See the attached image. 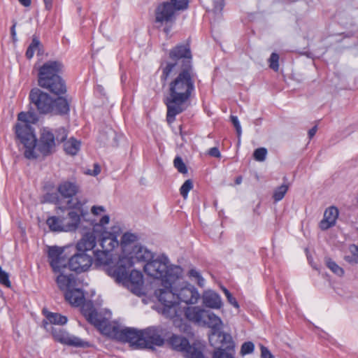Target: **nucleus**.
I'll return each mask as SVG.
<instances>
[{
    "mask_svg": "<svg viewBox=\"0 0 358 358\" xmlns=\"http://www.w3.org/2000/svg\"><path fill=\"white\" fill-rule=\"evenodd\" d=\"M15 133L24 148V155L27 159H34L38 153L47 156L55 151L57 144L64 142L67 137V131L60 127L53 134L49 128L43 129L38 142L27 125H16Z\"/></svg>",
    "mask_w": 358,
    "mask_h": 358,
    "instance_id": "nucleus-1",
    "label": "nucleus"
},
{
    "mask_svg": "<svg viewBox=\"0 0 358 358\" xmlns=\"http://www.w3.org/2000/svg\"><path fill=\"white\" fill-rule=\"evenodd\" d=\"M169 62L163 69L162 78L166 80L173 78V80L170 83L169 92L165 99L167 106L166 120L169 124L175 121L176 115L179 113V92L178 85L179 84V69L178 62L179 61V46L176 45L169 53Z\"/></svg>",
    "mask_w": 358,
    "mask_h": 358,
    "instance_id": "nucleus-2",
    "label": "nucleus"
},
{
    "mask_svg": "<svg viewBox=\"0 0 358 358\" xmlns=\"http://www.w3.org/2000/svg\"><path fill=\"white\" fill-rule=\"evenodd\" d=\"M131 266L132 262L130 259H119L115 266L107 268V274L132 293L140 295L143 285V274L136 270L129 272Z\"/></svg>",
    "mask_w": 358,
    "mask_h": 358,
    "instance_id": "nucleus-3",
    "label": "nucleus"
},
{
    "mask_svg": "<svg viewBox=\"0 0 358 358\" xmlns=\"http://www.w3.org/2000/svg\"><path fill=\"white\" fill-rule=\"evenodd\" d=\"M192 59L189 45L180 46V113L189 106V97L194 90Z\"/></svg>",
    "mask_w": 358,
    "mask_h": 358,
    "instance_id": "nucleus-4",
    "label": "nucleus"
},
{
    "mask_svg": "<svg viewBox=\"0 0 358 358\" xmlns=\"http://www.w3.org/2000/svg\"><path fill=\"white\" fill-rule=\"evenodd\" d=\"M62 67V64L57 61L45 62L38 71V85L57 95L64 94L66 92V85L59 76Z\"/></svg>",
    "mask_w": 358,
    "mask_h": 358,
    "instance_id": "nucleus-5",
    "label": "nucleus"
},
{
    "mask_svg": "<svg viewBox=\"0 0 358 358\" xmlns=\"http://www.w3.org/2000/svg\"><path fill=\"white\" fill-rule=\"evenodd\" d=\"M31 103L40 114H66L69 110L67 100L63 97L52 99L48 93L38 88H34L29 93Z\"/></svg>",
    "mask_w": 358,
    "mask_h": 358,
    "instance_id": "nucleus-6",
    "label": "nucleus"
},
{
    "mask_svg": "<svg viewBox=\"0 0 358 358\" xmlns=\"http://www.w3.org/2000/svg\"><path fill=\"white\" fill-rule=\"evenodd\" d=\"M96 236L93 233H86L76 245L78 252L69 260L71 271L77 273L86 271L93 262L92 256L88 254L96 245Z\"/></svg>",
    "mask_w": 358,
    "mask_h": 358,
    "instance_id": "nucleus-7",
    "label": "nucleus"
},
{
    "mask_svg": "<svg viewBox=\"0 0 358 358\" xmlns=\"http://www.w3.org/2000/svg\"><path fill=\"white\" fill-rule=\"evenodd\" d=\"M155 295L164 306L162 314L170 319H175L176 322L179 311L178 280H165L162 283V287L155 290Z\"/></svg>",
    "mask_w": 358,
    "mask_h": 358,
    "instance_id": "nucleus-8",
    "label": "nucleus"
},
{
    "mask_svg": "<svg viewBox=\"0 0 358 358\" xmlns=\"http://www.w3.org/2000/svg\"><path fill=\"white\" fill-rule=\"evenodd\" d=\"M178 269V267L171 265L167 257L164 255L150 260L144 266V271L148 275L155 278L161 279L162 283L165 280H178L179 278Z\"/></svg>",
    "mask_w": 358,
    "mask_h": 358,
    "instance_id": "nucleus-9",
    "label": "nucleus"
},
{
    "mask_svg": "<svg viewBox=\"0 0 358 358\" xmlns=\"http://www.w3.org/2000/svg\"><path fill=\"white\" fill-rule=\"evenodd\" d=\"M178 11L179 0H169L159 4L155 11L157 27H163L164 31L169 34L176 24Z\"/></svg>",
    "mask_w": 358,
    "mask_h": 358,
    "instance_id": "nucleus-10",
    "label": "nucleus"
},
{
    "mask_svg": "<svg viewBox=\"0 0 358 358\" xmlns=\"http://www.w3.org/2000/svg\"><path fill=\"white\" fill-rule=\"evenodd\" d=\"M108 336L119 341L129 343L134 349H141V345L144 343L141 338V331L128 327L121 328L115 324Z\"/></svg>",
    "mask_w": 358,
    "mask_h": 358,
    "instance_id": "nucleus-11",
    "label": "nucleus"
},
{
    "mask_svg": "<svg viewBox=\"0 0 358 358\" xmlns=\"http://www.w3.org/2000/svg\"><path fill=\"white\" fill-rule=\"evenodd\" d=\"M82 312L87 320L97 328L103 334L108 336L112 327L115 324H111L101 313H99L94 308L91 302L85 303L82 306Z\"/></svg>",
    "mask_w": 358,
    "mask_h": 358,
    "instance_id": "nucleus-12",
    "label": "nucleus"
},
{
    "mask_svg": "<svg viewBox=\"0 0 358 358\" xmlns=\"http://www.w3.org/2000/svg\"><path fill=\"white\" fill-rule=\"evenodd\" d=\"M142 341L141 349H154V346H162L164 343L162 338V329L155 327H150L141 331Z\"/></svg>",
    "mask_w": 358,
    "mask_h": 358,
    "instance_id": "nucleus-13",
    "label": "nucleus"
},
{
    "mask_svg": "<svg viewBox=\"0 0 358 358\" xmlns=\"http://www.w3.org/2000/svg\"><path fill=\"white\" fill-rule=\"evenodd\" d=\"M180 352L187 358H205L201 351L200 343L194 342L192 334H187V338L180 336Z\"/></svg>",
    "mask_w": 358,
    "mask_h": 358,
    "instance_id": "nucleus-14",
    "label": "nucleus"
},
{
    "mask_svg": "<svg viewBox=\"0 0 358 358\" xmlns=\"http://www.w3.org/2000/svg\"><path fill=\"white\" fill-rule=\"evenodd\" d=\"M119 227H114L113 232L103 231L100 238V245L102 250L111 252L120 243L117 240V234L120 233Z\"/></svg>",
    "mask_w": 358,
    "mask_h": 358,
    "instance_id": "nucleus-15",
    "label": "nucleus"
},
{
    "mask_svg": "<svg viewBox=\"0 0 358 358\" xmlns=\"http://www.w3.org/2000/svg\"><path fill=\"white\" fill-rule=\"evenodd\" d=\"M200 298V294L194 285L186 282L180 285V302L187 305H195Z\"/></svg>",
    "mask_w": 358,
    "mask_h": 358,
    "instance_id": "nucleus-16",
    "label": "nucleus"
},
{
    "mask_svg": "<svg viewBox=\"0 0 358 358\" xmlns=\"http://www.w3.org/2000/svg\"><path fill=\"white\" fill-rule=\"evenodd\" d=\"M152 258V253L146 248L141 245H134L133 249L128 252L127 255H122L119 259H130L132 262V266L135 261L150 262Z\"/></svg>",
    "mask_w": 358,
    "mask_h": 358,
    "instance_id": "nucleus-17",
    "label": "nucleus"
},
{
    "mask_svg": "<svg viewBox=\"0 0 358 358\" xmlns=\"http://www.w3.org/2000/svg\"><path fill=\"white\" fill-rule=\"evenodd\" d=\"M209 342L213 346L220 344V348L224 350H234V343L231 336L224 331H212L209 334Z\"/></svg>",
    "mask_w": 358,
    "mask_h": 358,
    "instance_id": "nucleus-18",
    "label": "nucleus"
},
{
    "mask_svg": "<svg viewBox=\"0 0 358 358\" xmlns=\"http://www.w3.org/2000/svg\"><path fill=\"white\" fill-rule=\"evenodd\" d=\"M52 334L55 341L71 346L81 347L84 342L78 337L70 335L61 328H53Z\"/></svg>",
    "mask_w": 358,
    "mask_h": 358,
    "instance_id": "nucleus-19",
    "label": "nucleus"
},
{
    "mask_svg": "<svg viewBox=\"0 0 358 358\" xmlns=\"http://www.w3.org/2000/svg\"><path fill=\"white\" fill-rule=\"evenodd\" d=\"M63 250L57 246L50 247L48 250L50 264L55 273L60 272L61 268H66V262L62 257Z\"/></svg>",
    "mask_w": 358,
    "mask_h": 358,
    "instance_id": "nucleus-20",
    "label": "nucleus"
},
{
    "mask_svg": "<svg viewBox=\"0 0 358 358\" xmlns=\"http://www.w3.org/2000/svg\"><path fill=\"white\" fill-rule=\"evenodd\" d=\"M202 303L204 306L211 309H220L223 303L220 296L215 292L208 289L203 292L201 296Z\"/></svg>",
    "mask_w": 358,
    "mask_h": 358,
    "instance_id": "nucleus-21",
    "label": "nucleus"
},
{
    "mask_svg": "<svg viewBox=\"0 0 358 358\" xmlns=\"http://www.w3.org/2000/svg\"><path fill=\"white\" fill-rule=\"evenodd\" d=\"M206 310L198 306H187L183 308V314L187 320L195 324H201Z\"/></svg>",
    "mask_w": 358,
    "mask_h": 358,
    "instance_id": "nucleus-22",
    "label": "nucleus"
},
{
    "mask_svg": "<svg viewBox=\"0 0 358 358\" xmlns=\"http://www.w3.org/2000/svg\"><path fill=\"white\" fill-rule=\"evenodd\" d=\"M201 325L208 327L212 331L218 332L223 328L224 322L221 317L215 313L209 310H206Z\"/></svg>",
    "mask_w": 358,
    "mask_h": 358,
    "instance_id": "nucleus-23",
    "label": "nucleus"
},
{
    "mask_svg": "<svg viewBox=\"0 0 358 358\" xmlns=\"http://www.w3.org/2000/svg\"><path fill=\"white\" fill-rule=\"evenodd\" d=\"M57 192L64 199H71L79 192L78 185L73 181L64 180L57 186Z\"/></svg>",
    "mask_w": 358,
    "mask_h": 358,
    "instance_id": "nucleus-24",
    "label": "nucleus"
},
{
    "mask_svg": "<svg viewBox=\"0 0 358 358\" xmlns=\"http://www.w3.org/2000/svg\"><path fill=\"white\" fill-rule=\"evenodd\" d=\"M66 268H61V271L57 272L59 275L57 277L56 281L59 288L61 290H70L76 285V278L73 274L66 273Z\"/></svg>",
    "mask_w": 358,
    "mask_h": 358,
    "instance_id": "nucleus-25",
    "label": "nucleus"
},
{
    "mask_svg": "<svg viewBox=\"0 0 358 358\" xmlns=\"http://www.w3.org/2000/svg\"><path fill=\"white\" fill-rule=\"evenodd\" d=\"M338 216V210L334 206H331L326 209L324 213L323 219L320 223V227L322 230H327L335 225Z\"/></svg>",
    "mask_w": 358,
    "mask_h": 358,
    "instance_id": "nucleus-26",
    "label": "nucleus"
},
{
    "mask_svg": "<svg viewBox=\"0 0 358 358\" xmlns=\"http://www.w3.org/2000/svg\"><path fill=\"white\" fill-rule=\"evenodd\" d=\"M92 253L94 255L95 264L103 266L106 273L108 267H113L116 265V264L110 265L112 255L110 252L105 250H96L92 252Z\"/></svg>",
    "mask_w": 358,
    "mask_h": 358,
    "instance_id": "nucleus-27",
    "label": "nucleus"
},
{
    "mask_svg": "<svg viewBox=\"0 0 358 358\" xmlns=\"http://www.w3.org/2000/svg\"><path fill=\"white\" fill-rule=\"evenodd\" d=\"M65 299L74 306H79L84 303L85 296L80 289H71L65 293Z\"/></svg>",
    "mask_w": 358,
    "mask_h": 358,
    "instance_id": "nucleus-28",
    "label": "nucleus"
},
{
    "mask_svg": "<svg viewBox=\"0 0 358 358\" xmlns=\"http://www.w3.org/2000/svg\"><path fill=\"white\" fill-rule=\"evenodd\" d=\"M137 236L131 233H125L122 235L120 246L123 252L122 255H127L131 251L134 245H137Z\"/></svg>",
    "mask_w": 358,
    "mask_h": 358,
    "instance_id": "nucleus-29",
    "label": "nucleus"
},
{
    "mask_svg": "<svg viewBox=\"0 0 358 358\" xmlns=\"http://www.w3.org/2000/svg\"><path fill=\"white\" fill-rule=\"evenodd\" d=\"M46 223L52 231H65L70 229L71 225H63L62 218L60 216H52L47 219Z\"/></svg>",
    "mask_w": 358,
    "mask_h": 358,
    "instance_id": "nucleus-30",
    "label": "nucleus"
},
{
    "mask_svg": "<svg viewBox=\"0 0 358 358\" xmlns=\"http://www.w3.org/2000/svg\"><path fill=\"white\" fill-rule=\"evenodd\" d=\"M63 225L69 224L71 225L70 229H65V231H75L80 223V215L74 211L71 210L68 212L66 217H62Z\"/></svg>",
    "mask_w": 358,
    "mask_h": 358,
    "instance_id": "nucleus-31",
    "label": "nucleus"
},
{
    "mask_svg": "<svg viewBox=\"0 0 358 358\" xmlns=\"http://www.w3.org/2000/svg\"><path fill=\"white\" fill-rule=\"evenodd\" d=\"M43 313L47 320L51 324L63 325L67 322V317L59 313H52L45 310H43Z\"/></svg>",
    "mask_w": 358,
    "mask_h": 358,
    "instance_id": "nucleus-32",
    "label": "nucleus"
},
{
    "mask_svg": "<svg viewBox=\"0 0 358 358\" xmlns=\"http://www.w3.org/2000/svg\"><path fill=\"white\" fill-rule=\"evenodd\" d=\"M80 143L74 138H71L64 143V150L66 153L75 155L80 150Z\"/></svg>",
    "mask_w": 358,
    "mask_h": 358,
    "instance_id": "nucleus-33",
    "label": "nucleus"
},
{
    "mask_svg": "<svg viewBox=\"0 0 358 358\" xmlns=\"http://www.w3.org/2000/svg\"><path fill=\"white\" fill-rule=\"evenodd\" d=\"M325 264L329 269H330L335 275L338 277H343L345 274V271L342 267L338 265L331 258L325 259Z\"/></svg>",
    "mask_w": 358,
    "mask_h": 358,
    "instance_id": "nucleus-34",
    "label": "nucleus"
},
{
    "mask_svg": "<svg viewBox=\"0 0 358 358\" xmlns=\"http://www.w3.org/2000/svg\"><path fill=\"white\" fill-rule=\"evenodd\" d=\"M213 358H234V350L217 348L213 352Z\"/></svg>",
    "mask_w": 358,
    "mask_h": 358,
    "instance_id": "nucleus-35",
    "label": "nucleus"
},
{
    "mask_svg": "<svg viewBox=\"0 0 358 358\" xmlns=\"http://www.w3.org/2000/svg\"><path fill=\"white\" fill-rule=\"evenodd\" d=\"M41 46V42L38 38L36 36H33L31 43L28 47L26 51V57L28 59H31L34 55L36 50H38Z\"/></svg>",
    "mask_w": 358,
    "mask_h": 358,
    "instance_id": "nucleus-36",
    "label": "nucleus"
},
{
    "mask_svg": "<svg viewBox=\"0 0 358 358\" xmlns=\"http://www.w3.org/2000/svg\"><path fill=\"white\" fill-rule=\"evenodd\" d=\"M289 189L288 184H283L273 190V198L275 201L282 200Z\"/></svg>",
    "mask_w": 358,
    "mask_h": 358,
    "instance_id": "nucleus-37",
    "label": "nucleus"
},
{
    "mask_svg": "<svg viewBox=\"0 0 358 358\" xmlns=\"http://www.w3.org/2000/svg\"><path fill=\"white\" fill-rule=\"evenodd\" d=\"M350 252V255L345 256L344 259L346 262L350 264H357L358 263V246L355 245H351L349 247Z\"/></svg>",
    "mask_w": 358,
    "mask_h": 358,
    "instance_id": "nucleus-38",
    "label": "nucleus"
},
{
    "mask_svg": "<svg viewBox=\"0 0 358 358\" xmlns=\"http://www.w3.org/2000/svg\"><path fill=\"white\" fill-rule=\"evenodd\" d=\"M187 276L191 279V280H194L197 285L200 287H203L204 285V279L203 278V277L201 275V274L199 273V272L198 271H196V269L194 268H191L188 273H187Z\"/></svg>",
    "mask_w": 358,
    "mask_h": 358,
    "instance_id": "nucleus-39",
    "label": "nucleus"
},
{
    "mask_svg": "<svg viewBox=\"0 0 358 358\" xmlns=\"http://www.w3.org/2000/svg\"><path fill=\"white\" fill-rule=\"evenodd\" d=\"M194 183L192 180L188 179L185 181L182 185L180 187V195L184 199H187L188 197V192L193 189Z\"/></svg>",
    "mask_w": 358,
    "mask_h": 358,
    "instance_id": "nucleus-40",
    "label": "nucleus"
},
{
    "mask_svg": "<svg viewBox=\"0 0 358 358\" xmlns=\"http://www.w3.org/2000/svg\"><path fill=\"white\" fill-rule=\"evenodd\" d=\"M267 150L264 148H257L253 153V157L255 160L259 162H264L266 159Z\"/></svg>",
    "mask_w": 358,
    "mask_h": 358,
    "instance_id": "nucleus-41",
    "label": "nucleus"
},
{
    "mask_svg": "<svg viewBox=\"0 0 358 358\" xmlns=\"http://www.w3.org/2000/svg\"><path fill=\"white\" fill-rule=\"evenodd\" d=\"M279 55L276 53H272L269 59V66L275 71H278L279 69Z\"/></svg>",
    "mask_w": 358,
    "mask_h": 358,
    "instance_id": "nucleus-42",
    "label": "nucleus"
},
{
    "mask_svg": "<svg viewBox=\"0 0 358 358\" xmlns=\"http://www.w3.org/2000/svg\"><path fill=\"white\" fill-rule=\"evenodd\" d=\"M0 283L6 287H10L11 283L9 280L8 273L2 270L0 266Z\"/></svg>",
    "mask_w": 358,
    "mask_h": 358,
    "instance_id": "nucleus-43",
    "label": "nucleus"
},
{
    "mask_svg": "<svg viewBox=\"0 0 358 358\" xmlns=\"http://www.w3.org/2000/svg\"><path fill=\"white\" fill-rule=\"evenodd\" d=\"M31 116H32V114L30 113L21 112L18 114L17 119L19 121L25 123L24 125L29 126L27 123L30 122V119H31ZM17 125L22 126L23 124H17Z\"/></svg>",
    "mask_w": 358,
    "mask_h": 358,
    "instance_id": "nucleus-44",
    "label": "nucleus"
},
{
    "mask_svg": "<svg viewBox=\"0 0 358 358\" xmlns=\"http://www.w3.org/2000/svg\"><path fill=\"white\" fill-rule=\"evenodd\" d=\"M255 348L254 344L251 342H247L243 344L241 347V354L246 355L253 352Z\"/></svg>",
    "mask_w": 358,
    "mask_h": 358,
    "instance_id": "nucleus-45",
    "label": "nucleus"
},
{
    "mask_svg": "<svg viewBox=\"0 0 358 358\" xmlns=\"http://www.w3.org/2000/svg\"><path fill=\"white\" fill-rule=\"evenodd\" d=\"M110 221V217L108 215H104L103 216L100 221H99V223L96 224L94 227V231H92L91 233H93L94 235L96 236L95 235V232L97 230V228L98 227H103L106 224H108Z\"/></svg>",
    "mask_w": 358,
    "mask_h": 358,
    "instance_id": "nucleus-46",
    "label": "nucleus"
},
{
    "mask_svg": "<svg viewBox=\"0 0 358 358\" xmlns=\"http://www.w3.org/2000/svg\"><path fill=\"white\" fill-rule=\"evenodd\" d=\"M169 344L175 350H179V337L176 335L172 336L169 340Z\"/></svg>",
    "mask_w": 358,
    "mask_h": 358,
    "instance_id": "nucleus-47",
    "label": "nucleus"
},
{
    "mask_svg": "<svg viewBox=\"0 0 358 358\" xmlns=\"http://www.w3.org/2000/svg\"><path fill=\"white\" fill-rule=\"evenodd\" d=\"M231 120L232 124H234V126L236 128V132L238 134V137L240 138L242 131H241V127L240 122L238 120V117L236 116L232 115V116H231Z\"/></svg>",
    "mask_w": 358,
    "mask_h": 358,
    "instance_id": "nucleus-48",
    "label": "nucleus"
},
{
    "mask_svg": "<svg viewBox=\"0 0 358 358\" xmlns=\"http://www.w3.org/2000/svg\"><path fill=\"white\" fill-rule=\"evenodd\" d=\"M261 357L262 358H274L268 349L263 345L261 346Z\"/></svg>",
    "mask_w": 358,
    "mask_h": 358,
    "instance_id": "nucleus-49",
    "label": "nucleus"
},
{
    "mask_svg": "<svg viewBox=\"0 0 358 358\" xmlns=\"http://www.w3.org/2000/svg\"><path fill=\"white\" fill-rule=\"evenodd\" d=\"M101 171V168L97 164H94V169L93 170H88L86 173L90 175V176H97Z\"/></svg>",
    "mask_w": 358,
    "mask_h": 358,
    "instance_id": "nucleus-50",
    "label": "nucleus"
},
{
    "mask_svg": "<svg viewBox=\"0 0 358 358\" xmlns=\"http://www.w3.org/2000/svg\"><path fill=\"white\" fill-rule=\"evenodd\" d=\"M45 199L47 201L51 203H56L59 200L57 195L55 194H47L45 196Z\"/></svg>",
    "mask_w": 358,
    "mask_h": 358,
    "instance_id": "nucleus-51",
    "label": "nucleus"
},
{
    "mask_svg": "<svg viewBox=\"0 0 358 358\" xmlns=\"http://www.w3.org/2000/svg\"><path fill=\"white\" fill-rule=\"evenodd\" d=\"M92 213L94 215H99L101 213H103V212H105V208L103 206H94L92 208Z\"/></svg>",
    "mask_w": 358,
    "mask_h": 358,
    "instance_id": "nucleus-52",
    "label": "nucleus"
},
{
    "mask_svg": "<svg viewBox=\"0 0 358 358\" xmlns=\"http://www.w3.org/2000/svg\"><path fill=\"white\" fill-rule=\"evenodd\" d=\"M223 7V0H217L215 3L214 13H219Z\"/></svg>",
    "mask_w": 358,
    "mask_h": 358,
    "instance_id": "nucleus-53",
    "label": "nucleus"
},
{
    "mask_svg": "<svg viewBox=\"0 0 358 358\" xmlns=\"http://www.w3.org/2000/svg\"><path fill=\"white\" fill-rule=\"evenodd\" d=\"M208 154L210 156L214 157L219 158L221 157L220 152L219 151L218 148L216 147L210 148V150L208 151Z\"/></svg>",
    "mask_w": 358,
    "mask_h": 358,
    "instance_id": "nucleus-54",
    "label": "nucleus"
},
{
    "mask_svg": "<svg viewBox=\"0 0 358 358\" xmlns=\"http://www.w3.org/2000/svg\"><path fill=\"white\" fill-rule=\"evenodd\" d=\"M226 297L230 304H231L236 308H239L238 302L236 301V299L231 295V294L227 295Z\"/></svg>",
    "mask_w": 358,
    "mask_h": 358,
    "instance_id": "nucleus-55",
    "label": "nucleus"
},
{
    "mask_svg": "<svg viewBox=\"0 0 358 358\" xmlns=\"http://www.w3.org/2000/svg\"><path fill=\"white\" fill-rule=\"evenodd\" d=\"M189 2V0H180V10L187 9Z\"/></svg>",
    "mask_w": 358,
    "mask_h": 358,
    "instance_id": "nucleus-56",
    "label": "nucleus"
},
{
    "mask_svg": "<svg viewBox=\"0 0 358 358\" xmlns=\"http://www.w3.org/2000/svg\"><path fill=\"white\" fill-rule=\"evenodd\" d=\"M68 205L69 206L70 208H76L78 210L80 209V207L81 206V204L79 201H77L76 203L72 204L71 201H68Z\"/></svg>",
    "mask_w": 358,
    "mask_h": 358,
    "instance_id": "nucleus-57",
    "label": "nucleus"
},
{
    "mask_svg": "<svg viewBox=\"0 0 358 358\" xmlns=\"http://www.w3.org/2000/svg\"><path fill=\"white\" fill-rule=\"evenodd\" d=\"M43 2L47 10H50L52 8V0H43Z\"/></svg>",
    "mask_w": 358,
    "mask_h": 358,
    "instance_id": "nucleus-58",
    "label": "nucleus"
},
{
    "mask_svg": "<svg viewBox=\"0 0 358 358\" xmlns=\"http://www.w3.org/2000/svg\"><path fill=\"white\" fill-rule=\"evenodd\" d=\"M317 126H315L308 131V136L310 138H312L315 136V134L317 131Z\"/></svg>",
    "mask_w": 358,
    "mask_h": 358,
    "instance_id": "nucleus-59",
    "label": "nucleus"
},
{
    "mask_svg": "<svg viewBox=\"0 0 358 358\" xmlns=\"http://www.w3.org/2000/svg\"><path fill=\"white\" fill-rule=\"evenodd\" d=\"M180 173H187V169L185 164L180 160Z\"/></svg>",
    "mask_w": 358,
    "mask_h": 358,
    "instance_id": "nucleus-60",
    "label": "nucleus"
},
{
    "mask_svg": "<svg viewBox=\"0 0 358 358\" xmlns=\"http://www.w3.org/2000/svg\"><path fill=\"white\" fill-rule=\"evenodd\" d=\"M20 3L24 6H29L31 5V0H18Z\"/></svg>",
    "mask_w": 358,
    "mask_h": 358,
    "instance_id": "nucleus-61",
    "label": "nucleus"
},
{
    "mask_svg": "<svg viewBox=\"0 0 358 358\" xmlns=\"http://www.w3.org/2000/svg\"><path fill=\"white\" fill-rule=\"evenodd\" d=\"M174 166L179 171V155H177L173 160Z\"/></svg>",
    "mask_w": 358,
    "mask_h": 358,
    "instance_id": "nucleus-62",
    "label": "nucleus"
},
{
    "mask_svg": "<svg viewBox=\"0 0 358 358\" xmlns=\"http://www.w3.org/2000/svg\"><path fill=\"white\" fill-rule=\"evenodd\" d=\"M10 33H11L13 40H15V36H16L15 24H13V27H11Z\"/></svg>",
    "mask_w": 358,
    "mask_h": 358,
    "instance_id": "nucleus-63",
    "label": "nucleus"
},
{
    "mask_svg": "<svg viewBox=\"0 0 358 358\" xmlns=\"http://www.w3.org/2000/svg\"><path fill=\"white\" fill-rule=\"evenodd\" d=\"M107 134H108V136L113 137V139H115V137H116L115 132L113 129H108Z\"/></svg>",
    "mask_w": 358,
    "mask_h": 358,
    "instance_id": "nucleus-64",
    "label": "nucleus"
}]
</instances>
